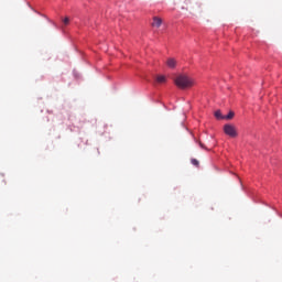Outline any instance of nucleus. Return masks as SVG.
Segmentation results:
<instances>
[{"instance_id": "obj_1", "label": "nucleus", "mask_w": 282, "mask_h": 282, "mask_svg": "<svg viewBox=\"0 0 282 282\" xmlns=\"http://www.w3.org/2000/svg\"><path fill=\"white\" fill-rule=\"evenodd\" d=\"M174 85H176V87H178V89H191V87H193V85H195V79H193L188 75H178L174 79Z\"/></svg>"}, {"instance_id": "obj_2", "label": "nucleus", "mask_w": 282, "mask_h": 282, "mask_svg": "<svg viewBox=\"0 0 282 282\" xmlns=\"http://www.w3.org/2000/svg\"><path fill=\"white\" fill-rule=\"evenodd\" d=\"M224 133L229 138H237L239 135V132L237 131V127L230 123H227L224 126Z\"/></svg>"}, {"instance_id": "obj_3", "label": "nucleus", "mask_w": 282, "mask_h": 282, "mask_svg": "<svg viewBox=\"0 0 282 282\" xmlns=\"http://www.w3.org/2000/svg\"><path fill=\"white\" fill-rule=\"evenodd\" d=\"M166 65L167 67H170V69H175L176 65H177V61H175V58L170 57L166 61Z\"/></svg>"}, {"instance_id": "obj_4", "label": "nucleus", "mask_w": 282, "mask_h": 282, "mask_svg": "<svg viewBox=\"0 0 282 282\" xmlns=\"http://www.w3.org/2000/svg\"><path fill=\"white\" fill-rule=\"evenodd\" d=\"M161 26H162L161 18L154 17L152 22V28H161Z\"/></svg>"}, {"instance_id": "obj_5", "label": "nucleus", "mask_w": 282, "mask_h": 282, "mask_svg": "<svg viewBox=\"0 0 282 282\" xmlns=\"http://www.w3.org/2000/svg\"><path fill=\"white\" fill-rule=\"evenodd\" d=\"M156 83L159 84H163V83H166V76H163V75H158L156 76Z\"/></svg>"}, {"instance_id": "obj_6", "label": "nucleus", "mask_w": 282, "mask_h": 282, "mask_svg": "<svg viewBox=\"0 0 282 282\" xmlns=\"http://www.w3.org/2000/svg\"><path fill=\"white\" fill-rule=\"evenodd\" d=\"M202 9V3L199 2H194L193 6L191 7V10H200Z\"/></svg>"}, {"instance_id": "obj_7", "label": "nucleus", "mask_w": 282, "mask_h": 282, "mask_svg": "<svg viewBox=\"0 0 282 282\" xmlns=\"http://www.w3.org/2000/svg\"><path fill=\"white\" fill-rule=\"evenodd\" d=\"M215 118H217V120H224V116H221V110H217L216 112H215Z\"/></svg>"}, {"instance_id": "obj_8", "label": "nucleus", "mask_w": 282, "mask_h": 282, "mask_svg": "<svg viewBox=\"0 0 282 282\" xmlns=\"http://www.w3.org/2000/svg\"><path fill=\"white\" fill-rule=\"evenodd\" d=\"M63 28H67V25H69V18H64L63 20Z\"/></svg>"}, {"instance_id": "obj_9", "label": "nucleus", "mask_w": 282, "mask_h": 282, "mask_svg": "<svg viewBox=\"0 0 282 282\" xmlns=\"http://www.w3.org/2000/svg\"><path fill=\"white\" fill-rule=\"evenodd\" d=\"M232 118H235V112H234V111H230V112L225 117L226 120H232Z\"/></svg>"}, {"instance_id": "obj_10", "label": "nucleus", "mask_w": 282, "mask_h": 282, "mask_svg": "<svg viewBox=\"0 0 282 282\" xmlns=\"http://www.w3.org/2000/svg\"><path fill=\"white\" fill-rule=\"evenodd\" d=\"M191 163H192L194 166H199V161H197V159H192Z\"/></svg>"}, {"instance_id": "obj_11", "label": "nucleus", "mask_w": 282, "mask_h": 282, "mask_svg": "<svg viewBox=\"0 0 282 282\" xmlns=\"http://www.w3.org/2000/svg\"><path fill=\"white\" fill-rule=\"evenodd\" d=\"M188 3H193V2H191V0H186V6H188Z\"/></svg>"}, {"instance_id": "obj_12", "label": "nucleus", "mask_w": 282, "mask_h": 282, "mask_svg": "<svg viewBox=\"0 0 282 282\" xmlns=\"http://www.w3.org/2000/svg\"><path fill=\"white\" fill-rule=\"evenodd\" d=\"M199 147H202V149H205V148H204V143H202V142L199 143Z\"/></svg>"}]
</instances>
